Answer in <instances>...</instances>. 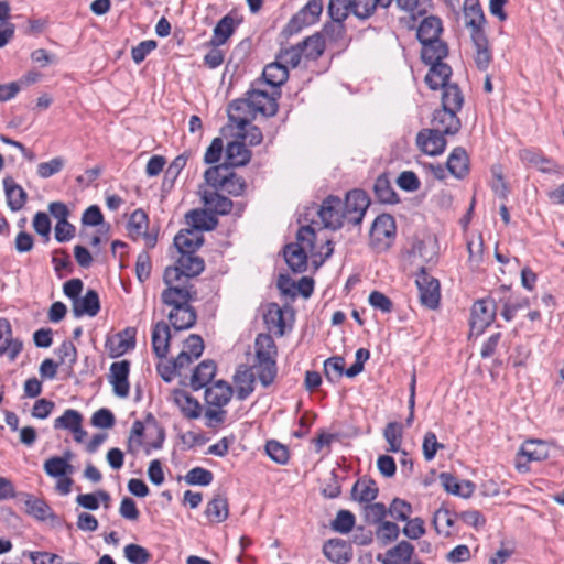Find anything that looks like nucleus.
Returning <instances> with one entry per match:
<instances>
[{"instance_id":"nucleus-14","label":"nucleus","mask_w":564,"mask_h":564,"mask_svg":"<svg viewBox=\"0 0 564 564\" xmlns=\"http://www.w3.org/2000/svg\"><path fill=\"white\" fill-rule=\"evenodd\" d=\"M550 448L546 442L542 440H527L518 452V457H525L527 462H541L549 457ZM518 470H528V466L522 464L520 459L517 462Z\"/></svg>"},{"instance_id":"nucleus-32","label":"nucleus","mask_w":564,"mask_h":564,"mask_svg":"<svg viewBox=\"0 0 564 564\" xmlns=\"http://www.w3.org/2000/svg\"><path fill=\"white\" fill-rule=\"evenodd\" d=\"M468 163L469 160L467 152L463 148L457 147L451 152L446 162V167L453 176L456 178H463L469 171Z\"/></svg>"},{"instance_id":"nucleus-35","label":"nucleus","mask_w":564,"mask_h":564,"mask_svg":"<svg viewBox=\"0 0 564 564\" xmlns=\"http://www.w3.org/2000/svg\"><path fill=\"white\" fill-rule=\"evenodd\" d=\"M442 31V20L435 15H429L421 21L416 36L421 43L431 42L440 39Z\"/></svg>"},{"instance_id":"nucleus-23","label":"nucleus","mask_w":564,"mask_h":564,"mask_svg":"<svg viewBox=\"0 0 564 564\" xmlns=\"http://www.w3.org/2000/svg\"><path fill=\"white\" fill-rule=\"evenodd\" d=\"M3 189L8 207L12 212L21 210L28 200L26 192L13 180L12 176H6L3 178Z\"/></svg>"},{"instance_id":"nucleus-64","label":"nucleus","mask_w":564,"mask_h":564,"mask_svg":"<svg viewBox=\"0 0 564 564\" xmlns=\"http://www.w3.org/2000/svg\"><path fill=\"white\" fill-rule=\"evenodd\" d=\"M433 524L437 533H443L445 535L449 534V529L454 524V520L451 516V512L447 509H438L434 513Z\"/></svg>"},{"instance_id":"nucleus-62","label":"nucleus","mask_w":564,"mask_h":564,"mask_svg":"<svg viewBox=\"0 0 564 564\" xmlns=\"http://www.w3.org/2000/svg\"><path fill=\"white\" fill-rule=\"evenodd\" d=\"M302 57L304 56L299 44L288 48H283L276 55V58L281 61L286 67L288 65H290L291 67L299 66Z\"/></svg>"},{"instance_id":"nucleus-63","label":"nucleus","mask_w":564,"mask_h":564,"mask_svg":"<svg viewBox=\"0 0 564 564\" xmlns=\"http://www.w3.org/2000/svg\"><path fill=\"white\" fill-rule=\"evenodd\" d=\"M350 3L351 12L361 20L371 17L378 6L376 0H350Z\"/></svg>"},{"instance_id":"nucleus-22","label":"nucleus","mask_w":564,"mask_h":564,"mask_svg":"<svg viewBox=\"0 0 564 564\" xmlns=\"http://www.w3.org/2000/svg\"><path fill=\"white\" fill-rule=\"evenodd\" d=\"M238 25L239 21L236 20L231 13L226 14L215 25L212 39L209 40L208 44L212 47H219L224 45L235 33V30Z\"/></svg>"},{"instance_id":"nucleus-39","label":"nucleus","mask_w":564,"mask_h":564,"mask_svg":"<svg viewBox=\"0 0 564 564\" xmlns=\"http://www.w3.org/2000/svg\"><path fill=\"white\" fill-rule=\"evenodd\" d=\"M414 546L408 541H401L386 553L383 564H409Z\"/></svg>"},{"instance_id":"nucleus-45","label":"nucleus","mask_w":564,"mask_h":564,"mask_svg":"<svg viewBox=\"0 0 564 564\" xmlns=\"http://www.w3.org/2000/svg\"><path fill=\"white\" fill-rule=\"evenodd\" d=\"M302 54L306 59H317L325 50V41L322 34H314L299 43Z\"/></svg>"},{"instance_id":"nucleus-11","label":"nucleus","mask_w":564,"mask_h":564,"mask_svg":"<svg viewBox=\"0 0 564 564\" xmlns=\"http://www.w3.org/2000/svg\"><path fill=\"white\" fill-rule=\"evenodd\" d=\"M323 11L322 0H310L286 24L284 33L292 35L315 23Z\"/></svg>"},{"instance_id":"nucleus-26","label":"nucleus","mask_w":564,"mask_h":564,"mask_svg":"<svg viewBox=\"0 0 564 564\" xmlns=\"http://www.w3.org/2000/svg\"><path fill=\"white\" fill-rule=\"evenodd\" d=\"M110 355L118 357L135 346V330L126 328L123 332L109 338L106 344Z\"/></svg>"},{"instance_id":"nucleus-44","label":"nucleus","mask_w":564,"mask_h":564,"mask_svg":"<svg viewBox=\"0 0 564 564\" xmlns=\"http://www.w3.org/2000/svg\"><path fill=\"white\" fill-rule=\"evenodd\" d=\"M442 108L458 112L464 104V96L457 84L442 88Z\"/></svg>"},{"instance_id":"nucleus-33","label":"nucleus","mask_w":564,"mask_h":564,"mask_svg":"<svg viewBox=\"0 0 564 564\" xmlns=\"http://www.w3.org/2000/svg\"><path fill=\"white\" fill-rule=\"evenodd\" d=\"M447 54V44L440 39L422 43L421 57L425 64L443 63Z\"/></svg>"},{"instance_id":"nucleus-3","label":"nucleus","mask_w":564,"mask_h":564,"mask_svg":"<svg viewBox=\"0 0 564 564\" xmlns=\"http://www.w3.org/2000/svg\"><path fill=\"white\" fill-rule=\"evenodd\" d=\"M204 260L194 256V253L181 254L174 265L165 268L163 272V282L172 283L183 281L191 283L189 280L204 271Z\"/></svg>"},{"instance_id":"nucleus-59","label":"nucleus","mask_w":564,"mask_h":564,"mask_svg":"<svg viewBox=\"0 0 564 564\" xmlns=\"http://www.w3.org/2000/svg\"><path fill=\"white\" fill-rule=\"evenodd\" d=\"M355 525V516L348 510L337 512L335 520L332 522L334 531L339 533H348Z\"/></svg>"},{"instance_id":"nucleus-7","label":"nucleus","mask_w":564,"mask_h":564,"mask_svg":"<svg viewBox=\"0 0 564 564\" xmlns=\"http://www.w3.org/2000/svg\"><path fill=\"white\" fill-rule=\"evenodd\" d=\"M166 288L161 293L162 303L171 308L192 303L197 299V291L192 283L183 281L164 283Z\"/></svg>"},{"instance_id":"nucleus-58","label":"nucleus","mask_w":564,"mask_h":564,"mask_svg":"<svg viewBox=\"0 0 564 564\" xmlns=\"http://www.w3.org/2000/svg\"><path fill=\"white\" fill-rule=\"evenodd\" d=\"M345 359L340 356H335L324 361V372L329 381L339 379L344 375Z\"/></svg>"},{"instance_id":"nucleus-15","label":"nucleus","mask_w":564,"mask_h":564,"mask_svg":"<svg viewBox=\"0 0 564 564\" xmlns=\"http://www.w3.org/2000/svg\"><path fill=\"white\" fill-rule=\"evenodd\" d=\"M437 129H423L416 135V144L427 155H440L444 152L446 140Z\"/></svg>"},{"instance_id":"nucleus-5","label":"nucleus","mask_w":564,"mask_h":564,"mask_svg":"<svg viewBox=\"0 0 564 564\" xmlns=\"http://www.w3.org/2000/svg\"><path fill=\"white\" fill-rule=\"evenodd\" d=\"M395 238V221L389 214L379 215L370 228V245L378 252L387 251Z\"/></svg>"},{"instance_id":"nucleus-38","label":"nucleus","mask_w":564,"mask_h":564,"mask_svg":"<svg viewBox=\"0 0 564 564\" xmlns=\"http://www.w3.org/2000/svg\"><path fill=\"white\" fill-rule=\"evenodd\" d=\"M204 205L213 213L227 215L232 208V202L216 191H204L202 194Z\"/></svg>"},{"instance_id":"nucleus-17","label":"nucleus","mask_w":564,"mask_h":564,"mask_svg":"<svg viewBox=\"0 0 564 564\" xmlns=\"http://www.w3.org/2000/svg\"><path fill=\"white\" fill-rule=\"evenodd\" d=\"M129 371L130 362L128 360L117 361L110 366L109 382L112 386L113 393L119 398L129 395Z\"/></svg>"},{"instance_id":"nucleus-31","label":"nucleus","mask_w":564,"mask_h":564,"mask_svg":"<svg viewBox=\"0 0 564 564\" xmlns=\"http://www.w3.org/2000/svg\"><path fill=\"white\" fill-rule=\"evenodd\" d=\"M429 65L431 67L425 76L426 85L433 90L447 86L452 75L451 66L444 62Z\"/></svg>"},{"instance_id":"nucleus-54","label":"nucleus","mask_w":564,"mask_h":564,"mask_svg":"<svg viewBox=\"0 0 564 564\" xmlns=\"http://www.w3.org/2000/svg\"><path fill=\"white\" fill-rule=\"evenodd\" d=\"M123 554L131 564H147L151 560L150 552L145 547L134 543L126 545Z\"/></svg>"},{"instance_id":"nucleus-10","label":"nucleus","mask_w":564,"mask_h":564,"mask_svg":"<svg viewBox=\"0 0 564 564\" xmlns=\"http://www.w3.org/2000/svg\"><path fill=\"white\" fill-rule=\"evenodd\" d=\"M323 11L322 0H310L286 24L284 33L292 35L315 23Z\"/></svg>"},{"instance_id":"nucleus-52","label":"nucleus","mask_w":564,"mask_h":564,"mask_svg":"<svg viewBox=\"0 0 564 564\" xmlns=\"http://www.w3.org/2000/svg\"><path fill=\"white\" fill-rule=\"evenodd\" d=\"M24 505L26 507V512L39 520H46L52 514L51 508L42 499L29 496L24 501Z\"/></svg>"},{"instance_id":"nucleus-4","label":"nucleus","mask_w":564,"mask_h":564,"mask_svg":"<svg viewBox=\"0 0 564 564\" xmlns=\"http://www.w3.org/2000/svg\"><path fill=\"white\" fill-rule=\"evenodd\" d=\"M186 217L191 219L195 229L182 230L175 236L174 246L181 254L194 253L203 245L204 238L199 234V229H212V227L202 223L204 214L198 210H191Z\"/></svg>"},{"instance_id":"nucleus-47","label":"nucleus","mask_w":564,"mask_h":564,"mask_svg":"<svg viewBox=\"0 0 564 564\" xmlns=\"http://www.w3.org/2000/svg\"><path fill=\"white\" fill-rule=\"evenodd\" d=\"M256 360H275L276 347L269 334H259L256 338Z\"/></svg>"},{"instance_id":"nucleus-50","label":"nucleus","mask_w":564,"mask_h":564,"mask_svg":"<svg viewBox=\"0 0 564 564\" xmlns=\"http://www.w3.org/2000/svg\"><path fill=\"white\" fill-rule=\"evenodd\" d=\"M230 171L231 169L228 167V164L223 163L207 169L204 173V177L209 186L214 189H219L223 187L227 174H229Z\"/></svg>"},{"instance_id":"nucleus-20","label":"nucleus","mask_w":564,"mask_h":564,"mask_svg":"<svg viewBox=\"0 0 564 564\" xmlns=\"http://www.w3.org/2000/svg\"><path fill=\"white\" fill-rule=\"evenodd\" d=\"M167 318L175 330H185L192 328L197 319L195 308L191 303L171 308Z\"/></svg>"},{"instance_id":"nucleus-61","label":"nucleus","mask_w":564,"mask_h":564,"mask_svg":"<svg viewBox=\"0 0 564 564\" xmlns=\"http://www.w3.org/2000/svg\"><path fill=\"white\" fill-rule=\"evenodd\" d=\"M220 189L226 191L229 195L240 196L246 189V182L231 170L229 174H227L225 183Z\"/></svg>"},{"instance_id":"nucleus-6","label":"nucleus","mask_w":564,"mask_h":564,"mask_svg":"<svg viewBox=\"0 0 564 564\" xmlns=\"http://www.w3.org/2000/svg\"><path fill=\"white\" fill-rule=\"evenodd\" d=\"M415 284L419 290V299L423 306L435 310L440 305L441 290L440 282L422 267L415 276Z\"/></svg>"},{"instance_id":"nucleus-40","label":"nucleus","mask_w":564,"mask_h":564,"mask_svg":"<svg viewBox=\"0 0 564 564\" xmlns=\"http://www.w3.org/2000/svg\"><path fill=\"white\" fill-rule=\"evenodd\" d=\"M263 319L269 332L279 336L284 334V316L281 307L276 303H270L268 305Z\"/></svg>"},{"instance_id":"nucleus-21","label":"nucleus","mask_w":564,"mask_h":564,"mask_svg":"<svg viewBox=\"0 0 564 564\" xmlns=\"http://www.w3.org/2000/svg\"><path fill=\"white\" fill-rule=\"evenodd\" d=\"M351 12L350 0H329L328 14L333 22L325 24V31L329 32L330 29H336L337 34L345 31L343 22Z\"/></svg>"},{"instance_id":"nucleus-37","label":"nucleus","mask_w":564,"mask_h":564,"mask_svg":"<svg viewBox=\"0 0 564 564\" xmlns=\"http://www.w3.org/2000/svg\"><path fill=\"white\" fill-rule=\"evenodd\" d=\"M262 78L265 84L279 88L289 78L288 67L276 58L275 62L268 64L263 68Z\"/></svg>"},{"instance_id":"nucleus-57","label":"nucleus","mask_w":564,"mask_h":564,"mask_svg":"<svg viewBox=\"0 0 564 564\" xmlns=\"http://www.w3.org/2000/svg\"><path fill=\"white\" fill-rule=\"evenodd\" d=\"M265 452L273 462L280 465L286 464L290 457L289 448L274 440L267 442Z\"/></svg>"},{"instance_id":"nucleus-30","label":"nucleus","mask_w":564,"mask_h":564,"mask_svg":"<svg viewBox=\"0 0 564 564\" xmlns=\"http://www.w3.org/2000/svg\"><path fill=\"white\" fill-rule=\"evenodd\" d=\"M100 310L99 295L95 290H88L83 297L73 303V313L76 317L87 315L94 317Z\"/></svg>"},{"instance_id":"nucleus-27","label":"nucleus","mask_w":564,"mask_h":564,"mask_svg":"<svg viewBox=\"0 0 564 564\" xmlns=\"http://www.w3.org/2000/svg\"><path fill=\"white\" fill-rule=\"evenodd\" d=\"M225 154L224 163L228 164V167L231 170L232 167L247 165L251 159V151L247 149L242 141L229 142L226 147Z\"/></svg>"},{"instance_id":"nucleus-53","label":"nucleus","mask_w":564,"mask_h":564,"mask_svg":"<svg viewBox=\"0 0 564 564\" xmlns=\"http://www.w3.org/2000/svg\"><path fill=\"white\" fill-rule=\"evenodd\" d=\"M213 479V473L203 467H194L184 476L185 482L189 486H208Z\"/></svg>"},{"instance_id":"nucleus-36","label":"nucleus","mask_w":564,"mask_h":564,"mask_svg":"<svg viewBox=\"0 0 564 564\" xmlns=\"http://www.w3.org/2000/svg\"><path fill=\"white\" fill-rule=\"evenodd\" d=\"M216 370L217 367L213 360H203L192 375L191 387L196 391L206 387L215 377Z\"/></svg>"},{"instance_id":"nucleus-8","label":"nucleus","mask_w":564,"mask_h":564,"mask_svg":"<svg viewBox=\"0 0 564 564\" xmlns=\"http://www.w3.org/2000/svg\"><path fill=\"white\" fill-rule=\"evenodd\" d=\"M497 313V305L492 299L477 300L470 312V332L478 336L494 322Z\"/></svg>"},{"instance_id":"nucleus-46","label":"nucleus","mask_w":564,"mask_h":564,"mask_svg":"<svg viewBox=\"0 0 564 564\" xmlns=\"http://www.w3.org/2000/svg\"><path fill=\"white\" fill-rule=\"evenodd\" d=\"M324 555L332 562L345 564L349 561L347 545L340 540H328L323 546Z\"/></svg>"},{"instance_id":"nucleus-25","label":"nucleus","mask_w":564,"mask_h":564,"mask_svg":"<svg viewBox=\"0 0 564 564\" xmlns=\"http://www.w3.org/2000/svg\"><path fill=\"white\" fill-rule=\"evenodd\" d=\"M232 388L224 380H218L205 391L206 402L216 408H223L229 403L232 397Z\"/></svg>"},{"instance_id":"nucleus-48","label":"nucleus","mask_w":564,"mask_h":564,"mask_svg":"<svg viewBox=\"0 0 564 564\" xmlns=\"http://www.w3.org/2000/svg\"><path fill=\"white\" fill-rule=\"evenodd\" d=\"M149 218L142 209L134 210L128 221L127 230L130 238L137 240L148 230Z\"/></svg>"},{"instance_id":"nucleus-13","label":"nucleus","mask_w":564,"mask_h":564,"mask_svg":"<svg viewBox=\"0 0 564 564\" xmlns=\"http://www.w3.org/2000/svg\"><path fill=\"white\" fill-rule=\"evenodd\" d=\"M318 216L325 228L333 230L341 228L346 220L343 213V200L336 196H328L321 205Z\"/></svg>"},{"instance_id":"nucleus-49","label":"nucleus","mask_w":564,"mask_h":564,"mask_svg":"<svg viewBox=\"0 0 564 564\" xmlns=\"http://www.w3.org/2000/svg\"><path fill=\"white\" fill-rule=\"evenodd\" d=\"M43 468L46 475L53 478L69 476L74 473L73 465L67 464L65 459L59 458V456H53L46 459Z\"/></svg>"},{"instance_id":"nucleus-18","label":"nucleus","mask_w":564,"mask_h":564,"mask_svg":"<svg viewBox=\"0 0 564 564\" xmlns=\"http://www.w3.org/2000/svg\"><path fill=\"white\" fill-rule=\"evenodd\" d=\"M519 158L522 162L531 164L542 173L561 174L562 172L561 165L543 155L539 150L522 149L519 151Z\"/></svg>"},{"instance_id":"nucleus-55","label":"nucleus","mask_w":564,"mask_h":564,"mask_svg":"<svg viewBox=\"0 0 564 564\" xmlns=\"http://www.w3.org/2000/svg\"><path fill=\"white\" fill-rule=\"evenodd\" d=\"M83 415L74 409H67L63 415L55 419L54 429L74 430L78 425H82Z\"/></svg>"},{"instance_id":"nucleus-56","label":"nucleus","mask_w":564,"mask_h":564,"mask_svg":"<svg viewBox=\"0 0 564 564\" xmlns=\"http://www.w3.org/2000/svg\"><path fill=\"white\" fill-rule=\"evenodd\" d=\"M400 534V529L398 524L391 521H383L378 524L377 528V539L380 541L382 545H387L398 539Z\"/></svg>"},{"instance_id":"nucleus-43","label":"nucleus","mask_w":564,"mask_h":564,"mask_svg":"<svg viewBox=\"0 0 564 564\" xmlns=\"http://www.w3.org/2000/svg\"><path fill=\"white\" fill-rule=\"evenodd\" d=\"M352 497L359 502L369 503L378 496V487L372 479H359L352 487Z\"/></svg>"},{"instance_id":"nucleus-24","label":"nucleus","mask_w":564,"mask_h":564,"mask_svg":"<svg viewBox=\"0 0 564 564\" xmlns=\"http://www.w3.org/2000/svg\"><path fill=\"white\" fill-rule=\"evenodd\" d=\"M236 397L246 400L254 390L256 372L253 368L240 366L235 373Z\"/></svg>"},{"instance_id":"nucleus-51","label":"nucleus","mask_w":564,"mask_h":564,"mask_svg":"<svg viewBox=\"0 0 564 564\" xmlns=\"http://www.w3.org/2000/svg\"><path fill=\"white\" fill-rule=\"evenodd\" d=\"M256 365L252 367L257 370V376L263 387H269L276 377V362L275 360H256Z\"/></svg>"},{"instance_id":"nucleus-16","label":"nucleus","mask_w":564,"mask_h":564,"mask_svg":"<svg viewBox=\"0 0 564 564\" xmlns=\"http://www.w3.org/2000/svg\"><path fill=\"white\" fill-rule=\"evenodd\" d=\"M23 348V343L13 337L10 322L7 318H0V356H7L10 361H14Z\"/></svg>"},{"instance_id":"nucleus-2","label":"nucleus","mask_w":564,"mask_h":564,"mask_svg":"<svg viewBox=\"0 0 564 564\" xmlns=\"http://www.w3.org/2000/svg\"><path fill=\"white\" fill-rule=\"evenodd\" d=\"M281 93L275 91L272 95L264 90L252 88L247 93V98L242 100H235L229 105L228 118L229 121L239 130H243L249 124L247 117H240L236 112L249 107L252 110L262 113L265 117H273L278 112V97Z\"/></svg>"},{"instance_id":"nucleus-12","label":"nucleus","mask_w":564,"mask_h":564,"mask_svg":"<svg viewBox=\"0 0 564 564\" xmlns=\"http://www.w3.org/2000/svg\"><path fill=\"white\" fill-rule=\"evenodd\" d=\"M410 254L413 259V263L417 264L421 269L424 267H432L437 261V242L432 236H427L423 239H416L412 243Z\"/></svg>"},{"instance_id":"nucleus-1","label":"nucleus","mask_w":564,"mask_h":564,"mask_svg":"<svg viewBox=\"0 0 564 564\" xmlns=\"http://www.w3.org/2000/svg\"><path fill=\"white\" fill-rule=\"evenodd\" d=\"M464 24L475 48L474 61L479 70H486L491 61L492 53L485 31L487 20L478 0H464Z\"/></svg>"},{"instance_id":"nucleus-34","label":"nucleus","mask_w":564,"mask_h":564,"mask_svg":"<svg viewBox=\"0 0 564 564\" xmlns=\"http://www.w3.org/2000/svg\"><path fill=\"white\" fill-rule=\"evenodd\" d=\"M205 514L213 523L224 522L229 514L228 500L224 494H217L207 503Z\"/></svg>"},{"instance_id":"nucleus-42","label":"nucleus","mask_w":564,"mask_h":564,"mask_svg":"<svg viewBox=\"0 0 564 564\" xmlns=\"http://www.w3.org/2000/svg\"><path fill=\"white\" fill-rule=\"evenodd\" d=\"M174 402L180 408L184 416L188 419H197L200 415V404L197 400L191 397L187 392L175 391Z\"/></svg>"},{"instance_id":"nucleus-9","label":"nucleus","mask_w":564,"mask_h":564,"mask_svg":"<svg viewBox=\"0 0 564 564\" xmlns=\"http://www.w3.org/2000/svg\"><path fill=\"white\" fill-rule=\"evenodd\" d=\"M368 206L369 198L364 191L354 189L348 192L343 202L345 219L352 225L360 224Z\"/></svg>"},{"instance_id":"nucleus-28","label":"nucleus","mask_w":564,"mask_h":564,"mask_svg":"<svg viewBox=\"0 0 564 564\" xmlns=\"http://www.w3.org/2000/svg\"><path fill=\"white\" fill-rule=\"evenodd\" d=\"M152 348L158 358H164L169 351L171 332L164 321L158 322L152 329Z\"/></svg>"},{"instance_id":"nucleus-19","label":"nucleus","mask_w":564,"mask_h":564,"mask_svg":"<svg viewBox=\"0 0 564 564\" xmlns=\"http://www.w3.org/2000/svg\"><path fill=\"white\" fill-rule=\"evenodd\" d=\"M462 127L457 112L448 109H436L432 118V128L440 132L453 135L456 134Z\"/></svg>"},{"instance_id":"nucleus-29","label":"nucleus","mask_w":564,"mask_h":564,"mask_svg":"<svg viewBox=\"0 0 564 564\" xmlns=\"http://www.w3.org/2000/svg\"><path fill=\"white\" fill-rule=\"evenodd\" d=\"M308 253L300 243H289L284 247L283 251L286 264L296 273H302L306 270Z\"/></svg>"},{"instance_id":"nucleus-60","label":"nucleus","mask_w":564,"mask_h":564,"mask_svg":"<svg viewBox=\"0 0 564 564\" xmlns=\"http://www.w3.org/2000/svg\"><path fill=\"white\" fill-rule=\"evenodd\" d=\"M389 514L399 521H406L412 513V506L405 500L394 498L388 509Z\"/></svg>"},{"instance_id":"nucleus-41","label":"nucleus","mask_w":564,"mask_h":564,"mask_svg":"<svg viewBox=\"0 0 564 564\" xmlns=\"http://www.w3.org/2000/svg\"><path fill=\"white\" fill-rule=\"evenodd\" d=\"M376 198L383 204H395L399 202L398 194L393 189L386 174L379 175L373 184Z\"/></svg>"}]
</instances>
